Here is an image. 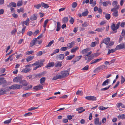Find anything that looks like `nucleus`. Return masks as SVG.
<instances>
[{
	"label": "nucleus",
	"instance_id": "f257e3e1",
	"mask_svg": "<svg viewBox=\"0 0 125 125\" xmlns=\"http://www.w3.org/2000/svg\"><path fill=\"white\" fill-rule=\"evenodd\" d=\"M22 87V85L21 84H14L10 86L9 87L10 91V89H17L21 88Z\"/></svg>",
	"mask_w": 125,
	"mask_h": 125
},
{
	"label": "nucleus",
	"instance_id": "f03ea898",
	"mask_svg": "<svg viewBox=\"0 0 125 125\" xmlns=\"http://www.w3.org/2000/svg\"><path fill=\"white\" fill-rule=\"evenodd\" d=\"M10 91L9 87L4 88H1L0 89V95L6 94L8 91Z\"/></svg>",
	"mask_w": 125,
	"mask_h": 125
},
{
	"label": "nucleus",
	"instance_id": "7ed1b4c3",
	"mask_svg": "<svg viewBox=\"0 0 125 125\" xmlns=\"http://www.w3.org/2000/svg\"><path fill=\"white\" fill-rule=\"evenodd\" d=\"M46 73V72L44 71L40 73H39L36 74H34L33 75V76H34V78H40L44 75Z\"/></svg>",
	"mask_w": 125,
	"mask_h": 125
},
{
	"label": "nucleus",
	"instance_id": "20e7f679",
	"mask_svg": "<svg viewBox=\"0 0 125 125\" xmlns=\"http://www.w3.org/2000/svg\"><path fill=\"white\" fill-rule=\"evenodd\" d=\"M107 68V66H105L104 65H102L97 68H96L94 71V72L95 73L96 71H97L99 70H103L104 69H106Z\"/></svg>",
	"mask_w": 125,
	"mask_h": 125
},
{
	"label": "nucleus",
	"instance_id": "39448f33",
	"mask_svg": "<svg viewBox=\"0 0 125 125\" xmlns=\"http://www.w3.org/2000/svg\"><path fill=\"white\" fill-rule=\"evenodd\" d=\"M85 98L86 100L92 101H96L97 99L95 97L92 96H86L85 97Z\"/></svg>",
	"mask_w": 125,
	"mask_h": 125
},
{
	"label": "nucleus",
	"instance_id": "423d86ee",
	"mask_svg": "<svg viewBox=\"0 0 125 125\" xmlns=\"http://www.w3.org/2000/svg\"><path fill=\"white\" fill-rule=\"evenodd\" d=\"M22 79V76H17L15 78L13 79V81L14 82L18 83L19 82L21 81Z\"/></svg>",
	"mask_w": 125,
	"mask_h": 125
},
{
	"label": "nucleus",
	"instance_id": "0eeeda50",
	"mask_svg": "<svg viewBox=\"0 0 125 125\" xmlns=\"http://www.w3.org/2000/svg\"><path fill=\"white\" fill-rule=\"evenodd\" d=\"M110 40V39L109 38H105L103 40L102 43H104L106 45V46H107L109 43Z\"/></svg>",
	"mask_w": 125,
	"mask_h": 125
},
{
	"label": "nucleus",
	"instance_id": "6e6552de",
	"mask_svg": "<svg viewBox=\"0 0 125 125\" xmlns=\"http://www.w3.org/2000/svg\"><path fill=\"white\" fill-rule=\"evenodd\" d=\"M61 74L62 75L63 78H65L67 77L69 74L67 71H62L61 72Z\"/></svg>",
	"mask_w": 125,
	"mask_h": 125
},
{
	"label": "nucleus",
	"instance_id": "1a4fd4ad",
	"mask_svg": "<svg viewBox=\"0 0 125 125\" xmlns=\"http://www.w3.org/2000/svg\"><path fill=\"white\" fill-rule=\"evenodd\" d=\"M43 88V86L42 85L40 84L34 86L33 88V89L35 91H38V90H42Z\"/></svg>",
	"mask_w": 125,
	"mask_h": 125
},
{
	"label": "nucleus",
	"instance_id": "9d476101",
	"mask_svg": "<svg viewBox=\"0 0 125 125\" xmlns=\"http://www.w3.org/2000/svg\"><path fill=\"white\" fill-rule=\"evenodd\" d=\"M37 41V38H35L33 39L32 41L30 43V47H32L34 45L36 44V42Z\"/></svg>",
	"mask_w": 125,
	"mask_h": 125
},
{
	"label": "nucleus",
	"instance_id": "9b49d317",
	"mask_svg": "<svg viewBox=\"0 0 125 125\" xmlns=\"http://www.w3.org/2000/svg\"><path fill=\"white\" fill-rule=\"evenodd\" d=\"M124 48V43H121L119 45H117L115 48L116 50H121Z\"/></svg>",
	"mask_w": 125,
	"mask_h": 125
},
{
	"label": "nucleus",
	"instance_id": "f8f14e48",
	"mask_svg": "<svg viewBox=\"0 0 125 125\" xmlns=\"http://www.w3.org/2000/svg\"><path fill=\"white\" fill-rule=\"evenodd\" d=\"M102 59V58H100L98 59H94L90 63L91 64L95 63L97 62H99Z\"/></svg>",
	"mask_w": 125,
	"mask_h": 125
},
{
	"label": "nucleus",
	"instance_id": "ddd939ff",
	"mask_svg": "<svg viewBox=\"0 0 125 125\" xmlns=\"http://www.w3.org/2000/svg\"><path fill=\"white\" fill-rule=\"evenodd\" d=\"M102 4L103 6L106 7L108 5H111V3L110 1L108 0L106 1L103 2H102Z\"/></svg>",
	"mask_w": 125,
	"mask_h": 125
},
{
	"label": "nucleus",
	"instance_id": "4468645a",
	"mask_svg": "<svg viewBox=\"0 0 125 125\" xmlns=\"http://www.w3.org/2000/svg\"><path fill=\"white\" fill-rule=\"evenodd\" d=\"M99 119L98 118H95L94 119V124L96 125H100L101 124V122H99Z\"/></svg>",
	"mask_w": 125,
	"mask_h": 125
},
{
	"label": "nucleus",
	"instance_id": "2eb2a0df",
	"mask_svg": "<svg viewBox=\"0 0 125 125\" xmlns=\"http://www.w3.org/2000/svg\"><path fill=\"white\" fill-rule=\"evenodd\" d=\"M20 84H22L23 86H27L28 85V83L27 82V81L25 80H21L20 82Z\"/></svg>",
	"mask_w": 125,
	"mask_h": 125
},
{
	"label": "nucleus",
	"instance_id": "dca6fc26",
	"mask_svg": "<svg viewBox=\"0 0 125 125\" xmlns=\"http://www.w3.org/2000/svg\"><path fill=\"white\" fill-rule=\"evenodd\" d=\"M7 7L8 8H11L12 7H16V4L14 2H11L8 5Z\"/></svg>",
	"mask_w": 125,
	"mask_h": 125
},
{
	"label": "nucleus",
	"instance_id": "f3484780",
	"mask_svg": "<svg viewBox=\"0 0 125 125\" xmlns=\"http://www.w3.org/2000/svg\"><path fill=\"white\" fill-rule=\"evenodd\" d=\"M75 42L74 41H72L70 43H68L67 45V46L69 49L72 48L73 46L74 45Z\"/></svg>",
	"mask_w": 125,
	"mask_h": 125
},
{
	"label": "nucleus",
	"instance_id": "a211bd4d",
	"mask_svg": "<svg viewBox=\"0 0 125 125\" xmlns=\"http://www.w3.org/2000/svg\"><path fill=\"white\" fill-rule=\"evenodd\" d=\"M83 109V107H80L79 108H77L76 110L78 111V112L79 113H80L85 111V109L82 110Z\"/></svg>",
	"mask_w": 125,
	"mask_h": 125
},
{
	"label": "nucleus",
	"instance_id": "6ab92c4d",
	"mask_svg": "<svg viewBox=\"0 0 125 125\" xmlns=\"http://www.w3.org/2000/svg\"><path fill=\"white\" fill-rule=\"evenodd\" d=\"M30 20L29 18H27L26 21H24L23 22H21V23L23 26H24V24H25L27 26H28L29 23L28 24L27 23Z\"/></svg>",
	"mask_w": 125,
	"mask_h": 125
},
{
	"label": "nucleus",
	"instance_id": "aec40b11",
	"mask_svg": "<svg viewBox=\"0 0 125 125\" xmlns=\"http://www.w3.org/2000/svg\"><path fill=\"white\" fill-rule=\"evenodd\" d=\"M30 20L31 21L35 20L37 19V17L36 14H34L33 16H31L30 18Z\"/></svg>",
	"mask_w": 125,
	"mask_h": 125
},
{
	"label": "nucleus",
	"instance_id": "412c9836",
	"mask_svg": "<svg viewBox=\"0 0 125 125\" xmlns=\"http://www.w3.org/2000/svg\"><path fill=\"white\" fill-rule=\"evenodd\" d=\"M54 65V63L53 62H49L48 64L45 66L46 67L48 68L49 67H53Z\"/></svg>",
	"mask_w": 125,
	"mask_h": 125
},
{
	"label": "nucleus",
	"instance_id": "4be33fe9",
	"mask_svg": "<svg viewBox=\"0 0 125 125\" xmlns=\"http://www.w3.org/2000/svg\"><path fill=\"white\" fill-rule=\"evenodd\" d=\"M110 81V79H108L104 81L102 84V86L106 85L109 83V82Z\"/></svg>",
	"mask_w": 125,
	"mask_h": 125
},
{
	"label": "nucleus",
	"instance_id": "5701e85b",
	"mask_svg": "<svg viewBox=\"0 0 125 125\" xmlns=\"http://www.w3.org/2000/svg\"><path fill=\"white\" fill-rule=\"evenodd\" d=\"M41 5L42 7H44L46 9H47L49 7L48 4H46L43 2L41 3Z\"/></svg>",
	"mask_w": 125,
	"mask_h": 125
},
{
	"label": "nucleus",
	"instance_id": "b1692460",
	"mask_svg": "<svg viewBox=\"0 0 125 125\" xmlns=\"http://www.w3.org/2000/svg\"><path fill=\"white\" fill-rule=\"evenodd\" d=\"M6 80L4 79V78H0V85L6 83Z\"/></svg>",
	"mask_w": 125,
	"mask_h": 125
},
{
	"label": "nucleus",
	"instance_id": "393cba45",
	"mask_svg": "<svg viewBox=\"0 0 125 125\" xmlns=\"http://www.w3.org/2000/svg\"><path fill=\"white\" fill-rule=\"evenodd\" d=\"M31 70V69L30 68H25L23 69L21 72L22 73H26L29 72Z\"/></svg>",
	"mask_w": 125,
	"mask_h": 125
},
{
	"label": "nucleus",
	"instance_id": "a878e982",
	"mask_svg": "<svg viewBox=\"0 0 125 125\" xmlns=\"http://www.w3.org/2000/svg\"><path fill=\"white\" fill-rule=\"evenodd\" d=\"M117 117L119 118V119H125V115L123 114L121 115H119L117 116Z\"/></svg>",
	"mask_w": 125,
	"mask_h": 125
},
{
	"label": "nucleus",
	"instance_id": "bb28decb",
	"mask_svg": "<svg viewBox=\"0 0 125 125\" xmlns=\"http://www.w3.org/2000/svg\"><path fill=\"white\" fill-rule=\"evenodd\" d=\"M64 55L63 54H61L57 56V57L59 58V59L62 60L64 57Z\"/></svg>",
	"mask_w": 125,
	"mask_h": 125
},
{
	"label": "nucleus",
	"instance_id": "cd10ccee",
	"mask_svg": "<svg viewBox=\"0 0 125 125\" xmlns=\"http://www.w3.org/2000/svg\"><path fill=\"white\" fill-rule=\"evenodd\" d=\"M116 49H111L108 50L107 54H109L111 53H113L115 51Z\"/></svg>",
	"mask_w": 125,
	"mask_h": 125
},
{
	"label": "nucleus",
	"instance_id": "c85d7f7f",
	"mask_svg": "<svg viewBox=\"0 0 125 125\" xmlns=\"http://www.w3.org/2000/svg\"><path fill=\"white\" fill-rule=\"evenodd\" d=\"M34 56H29L26 59V60L27 62H28L32 60L34 57Z\"/></svg>",
	"mask_w": 125,
	"mask_h": 125
},
{
	"label": "nucleus",
	"instance_id": "c756f323",
	"mask_svg": "<svg viewBox=\"0 0 125 125\" xmlns=\"http://www.w3.org/2000/svg\"><path fill=\"white\" fill-rule=\"evenodd\" d=\"M114 43V42L111 41L108 44L107 46H106V47L107 48H109L110 47V46L113 45Z\"/></svg>",
	"mask_w": 125,
	"mask_h": 125
},
{
	"label": "nucleus",
	"instance_id": "7c9ffc66",
	"mask_svg": "<svg viewBox=\"0 0 125 125\" xmlns=\"http://www.w3.org/2000/svg\"><path fill=\"white\" fill-rule=\"evenodd\" d=\"M75 56V55H69L67 56L66 58V59L67 60H70L72 59Z\"/></svg>",
	"mask_w": 125,
	"mask_h": 125
},
{
	"label": "nucleus",
	"instance_id": "2f4dec72",
	"mask_svg": "<svg viewBox=\"0 0 125 125\" xmlns=\"http://www.w3.org/2000/svg\"><path fill=\"white\" fill-rule=\"evenodd\" d=\"M68 19L67 17H64L62 19V22L64 23H66L68 21Z\"/></svg>",
	"mask_w": 125,
	"mask_h": 125
},
{
	"label": "nucleus",
	"instance_id": "473e14b6",
	"mask_svg": "<svg viewBox=\"0 0 125 125\" xmlns=\"http://www.w3.org/2000/svg\"><path fill=\"white\" fill-rule=\"evenodd\" d=\"M62 62H56L55 65V67H60L62 66Z\"/></svg>",
	"mask_w": 125,
	"mask_h": 125
},
{
	"label": "nucleus",
	"instance_id": "72a5a7b5",
	"mask_svg": "<svg viewBox=\"0 0 125 125\" xmlns=\"http://www.w3.org/2000/svg\"><path fill=\"white\" fill-rule=\"evenodd\" d=\"M89 12L87 9H86V11H84L82 13V15L83 16H85L88 15Z\"/></svg>",
	"mask_w": 125,
	"mask_h": 125
},
{
	"label": "nucleus",
	"instance_id": "f704fd0d",
	"mask_svg": "<svg viewBox=\"0 0 125 125\" xmlns=\"http://www.w3.org/2000/svg\"><path fill=\"white\" fill-rule=\"evenodd\" d=\"M31 93H28L22 95V96L23 97H27L29 96L31 94Z\"/></svg>",
	"mask_w": 125,
	"mask_h": 125
},
{
	"label": "nucleus",
	"instance_id": "c9c22d12",
	"mask_svg": "<svg viewBox=\"0 0 125 125\" xmlns=\"http://www.w3.org/2000/svg\"><path fill=\"white\" fill-rule=\"evenodd\" d=\"M89 51L88 48H86L85 49H84L82 50L81 53L83 54H84L87 53Z\"/></svg>",
	"mask_w": 125,
	"mask_h": 125
},
{
	"label": "nucleus",
	"instance_id": "e433bc0d",
	"mask_svg": "<svg viewBox=\"0 0 125 125\" xmlns=\"http://www.w3.org/2000/svg\"><path fill=\"white\" fill-rule=\"evenodd\" d=\"M115 24L113 23L111 26V28L113 31H115L114 32L115 33H116L117 32V31L116 30L115 31Z\"/></svg>",
	"mask_w": 125,
	"mask_h": 125
},
{
	"label": "nucleus",
	"instance_id": "4c0bfd02",
	"mask_svg": "<svg viewBox=\"0 0 125 125\" xmlns=\"http://www.w3.org/2000/svg\"><path fill=\"white\" fill-rule=\"evenodd\" d=\"M12 120V119L11 118H10L9 120H7L4 122V123L5 124H8L11 122Z\"/></svg>",
	"mask_w": 125,
	"mask_h": 125
},
{
	"label": "nucleus",
	"instance_id": "58836bf2",
	"mask_svg": "<svg viewBox=\"0 0 125 125\" xmlns=\"http://www.w3.org/2000/svg\"><path fill=\"white\" fill-rule=\"evenodd\" d=\"M104 29V27L103 28H97L96 29L95 31L99 32H101L103 31Z\"/></svg>",
	"mask_w": 125,
	"mask_h": 125
},
{
	"label": "nucleus",
	"instance_id": "ea45409f",
	"mask_svg": "<svg viewBox=\"0 0 125 125\" xmlns=\"http://www.w3.org/2000/svg\"><path fill=\"white\" fill-rule=\"evenodd\" d=\"M79 49L78 47H76L72 49L71 51V52L72 53L75 52L77 50Z\"/></svg>",
	"mask_w": 125,
	"mask_h": 125
},
{
	"label": "nucleus",
	"instance_id": "a19ab883",
	"mask_svg": "<svg viewBox=\"0 0 125 125\" xmlns=\"http://www.w3.org/2000/svg\"><path fill=\"white\" fill-rule=\"evenodd\" d=\"M46 78L45 77H42L40 79V83L41 84L43 83L45 81Z\"/></svg>",
	"mask_w": 125,
	"mask_h": 125
},
{
	"label": "nucleus",
	"instance_id": "79ce46f5",
	"mask_svg": "<svg viewBox=\"0 0 125 125\" xmlns=\"http://www.w3.org/2000/svg\"><path fill=\"white\" fill-rule=\"evenodd\" d=\"M44 61V60H42L40 61V62H39V65H38V66L39 68L42 66L43 64V62Z\"/></svg>",
	"mask_w": 125,
	"mask_h": 125
},
{
	"label": "nucleus",
	"instance_id": "37998d69",
	"mask_svg": "<svg viewBox=\"0 0 125 125\" xmlns=\"http://www.w3.org/2000/svg\"><path fill=\"white\" fill-rule=\"evenodd\" d=\"M59 51V49H56L54 50L53 52L52 53L51 55L52 56L54 54L58 53Z\"/></svg>",
	"mask_w": 125,
	"mask_h": 125
},
{
	"label": "nucleus",
	"instance_id": "c03bdc74",
	"mask_svg": "<svg viewBox=\"0 0 125 125\" xmlns=\"http://www.w3.org/2000/svg\"><path fill=\"white\" fill-rule=\"evenodd\" d=\"M89 24L86 21H85L82 24V26L83 27H86L88 26Z\"/></svg>",
	"mask_w": 125,
	"mask_h": 125
},
{
	"label": "nucleus",
	"instance_id": "a18cd8bd",
	"mask_svg": "<svg viewBox=\"0 0 125 125\" xmlns=\"http://www.w3.org/2000/svg\"><path fill=\"white\" fill-rule=\"evenodd\" d=\"M77 5V3L75 2H73L72 4V7L73 8H75L76 7Z\"/></svg>",
	"mask_w": 125,
	"mask_h": 125
},
{
	"label": "nucleus",
	"instance_id": "49530a36",
	"mask_svg": "<svg viewBox=\"0 0 125 125\" xmlns=\"http://www.w3.org/2000/svg\"><path fill=\"white\" fill-rule=\"evenodd\" d=\"M82 57V55L76 56L75 59L76 60V61L77 62L78 61L81 59Z\"/></svg>",
	"mask_w": 125,
	"mask_h": 125
},
{
	"label": "nucleus",
	"instance_id": "de8ad7c7",
	"mask_svg": "<svg viewBox=\"0 0 125 125\" xmlns=\"http://www.w3.org/2000/svg\"><path fill=\"white\" fill-rule=\"evenodd\" d=\"M68 48V47H63L60 48V50L61 51H65Z\"/></svg>",
	"mask_w": 125,
	"mask_h": 125
},
{
	"label": "nucleus",
	"instance_id": "09e8293b",
	"mask_svg": "<svg viewBox=\"0 0 125 125\" xmlns=\"http://www.w3.org/2000/svg\"><path fill=\"white\" fill-rule=\"evenodd\" d=\"M118 11L117 10H115L113 13L112 15L113 16L115 17H117L118 16Z\"/></svg>",
	"mask_w": 125,
	"mask_h": 125
},
{
	"label": "nucleus",
	"instance_id": "8fccbe9b",
	"mask_svg": "<svg viewBox=\"0 0 125 125\" xmlns=\"http://www.w3.org/2000/svg\"><path fill=\"white\" fill-rule=\"evenodd\" d=\"M111 15L107 13L105 15V17L106 19L107 20H108L110 19Z\"/></svg>",
	"mask_w": 125,
	"mask_h": 125
},
{
	"label": "nucleus",
	"instance_id": "3c124183",
	"mask_svg": "<svg viewBox=\"0 0 125 125\" xmlns=\"http://www.w3.org/2000/svg\"><path fill=\"white\" fill-rule=\"evenodd\" d=\"M54 41L53 40H52L46 46V47H50L51 46L52 44L54 43Z\"/></svg>",
	"mask_w": 125,
	"mask_h": 125
},
{
	"label": "nucleus",
	"instance_id": "603ef678",
	"mask_svg": "<svg viewBox=\"0 0 125 125\" xmlns=\"http://www.w3.org/2000/svg\"><path fill=\"white\" fill-rule=\"evenodd\" d=\"M24 10L23 8L22 7H21L20 8V9H17V11L18 13H20L21 12H23Z\"/></svg>",
	"mask_w": 125,
	"mask_h": 125
},
{
	"label": "nucleus",
	"instance_id": "864d4df0",
	"mask_svg": "<svg viewBox=\"0 0 125 125\" xmlns=\"http://www.w3.org/2000/svg\"><path fill=\"white\" fill-rule=\"evenodd\" d=\"M34 52V51L33 50H31L30 51H27L26 53L27 55H29L30 54H32Z\"/></svg>",
	"mask_w": 125,
	"mask_h": 125
},
{
	"label": "nucleus",
	"instance_id": "5fc2aeb1",
	"mask_svg": "<svg viewBox=\"0 0 125 125\" xmlns=\"http://www.w3.org/2000/svg\"><path fill=\"white\" fill-rule=\"evenodd\" d=\"M17 30L16 29H14L11 31V34L13 35H15V33L17 32Z\"/></svg>",
	"mask_w": 125,
	"mask_h": 125
},
{
	"label": "nucleus",
	"instance_id": "6e6d98bb",
	"mask_svg": "<svg viewBox=\"0 0 125 125\" xmlns=\"http://www.w3.org/2000/svg\"><path fill=\"white\" fill-rule=\"evenodd\" d=\"M125 81V78L122 76H121V83L122 84H123Z\"/></svg>",
	"mask_w": 125,
	"mask_h": 125
},
{
	"label": "nucleus",
	"instance_id": "4d7b16f0",
	"mask_svg": "<svg viewBox=\"0 0 125 125\" xmlns=\"http://www.w3.org/2000/svg\"><path fill=\"white\" fill-rule=\"evenodd\" d=\"M111 85H109L107 87H106L104 88H102L101 89V91H105L106 90H108L110 87Z\"/></svg>",
	"mask_w": 125,
	"mask_h": 125
},
{
	"label": "nucleus",
	"instance_id": "13d9d810",
	"mask_svg": "<svg viewBox=\"0 0 125 125\" xmlns=\"http://www.w3.org/2000/svg\"><path fill=\"white\" fill-rule=\"evenodd\" d=\"M38 107H32L28 109V111H30L31 110H34L35 109H37L38 108Z\"/></svg>",
	"mask_w": 125,
	"mask_h": 125
},
{
	"label": "nucleus",
	"instance_id": "bf43d9fd",
	"mask_svg": "<svg viewBox=\"0 0 125 125\" xmlns=\"http://www.w3.org/2000/svg\"><path fill=\"white\" fill-rule=\"evenodd\" d=\"M39 32V31L38 30H36L34 32L33 34V36L36 35Z\"/></svg>",
	"mask_w": 125,
	"mask_h": 125
},
{
	"label": "nucleus",
	"instance_id": "052dcab7",
	"mask_svg": "<svg viewBox=\"0 0 125 125\" xmlns=\"http://www.w3.org/2000/svg\"><path fill=\"white\" fill-rule=\"evenodd\" d=\"M32 113L31 112H29L25 114L24 116L25 117L28 116H30L32 115Z\"/></svg>",
	"mask_w": 125,
	"mask_h": 125
},
{
	"label": "nucleus",
	"instance_id": "680f3d73",
	"mask_svg": "<svg viewBox=\"0 0 125 125\" xmlns=\"http://www.w3.org/2000/svg\"><path fill=\"white\" fill-rule=\"evenodd\" d=\"M23 3L21 1H18L17 3V5L18 6H21L22 4Z\"/></svg>",
	"mask_w": 125,
	"mask_h": 125
},
{
	"label": "nucleus",
	"instance_id": "e2e57ef3",
	"mask_svg": "<svg viewBox=\"0 0 125 125\" xmlns=\"http://www.w3.org/2000/svg\"><path fill=\"white\" fill-rule=\"evenodd\" d=\"M96 42H92L90 45V46L92 47H95L96 45Z\"/></svg>",
	"mask_w": 125,
	"mask_h": 125
},
{
	"label": "nucleus",
	"instance_id": "0e129e2a",
	"mask_svg": "<svg viewBox=\"0 0 125 125\" xmlns=\"http://www.w3.org/2000/svg\"><path fill=\"white\" fill-rule=\"evenodd\" d=\"M82 91H80L78 90L76 92V94L77 95H82Z\"/></svg>",
	"mask_w": 125,
	"mask_h": 125
},
{
	"label": "nucleus",
	"instance_id": "69168bd1",
	"mask_svg": "<svg viewBox=\"0 0 125 125\" xmlns=\"http://www.w3.org/2000/svg\"><path fill=\"white\" fill-rule=\"evenodd\" d=\"M42 51H40L37 53L36 54L37 56H40L42 54Z\"/></svg>",
	"mask_w": 125,
	"mask_h": 125
},
{
	"label": "nucleus",
	"instance_id": "338daca9",
	"mask_svg": "<svg viewBox=\"0 0 125 125\" xmlns=\"http://www.w3.org/2000/svg\"><path fill=\"white\" fill-rule=\"evenodd\" d=\"M41 4H38L37 5H34V7L36 8L37 9H39L41 7Z\"/></svg>",
	"mask_w": 125,
	"mask_h": 125
},
{
	"label": "nucleus",
	"instance_id": "774afa93",
	"mask_svg": "<svg viewBox=\"0 0 125 125\" xmlns=\"http://www.w3.org/2000/svg\"><path fill=\"white\" fill-rule=\"evenodd\" d=\"M89 66L88 65H86L85 67H84V68H83L82 69V70H87L88 69Z\"/></svg>",
	"mask_w": 125,
	"mask_h": 125
}]
</instances>
